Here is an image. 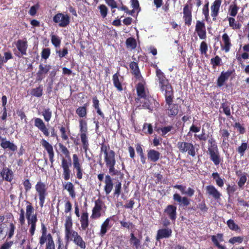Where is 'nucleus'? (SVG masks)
<instances>
[{"label": "nucleus", "instance_id": "nucleus-40", "mask_svg": "<svg viewBox=\"0 0 249 249\" xmlns=\"http://www.w3.org/2000/svg\"><path fill=\"white\" fill-rule=\"evenodd\" d=\"M130 243L136 249H139L141 247V241L138 239L133 233H130Z\"/></svg>", "mask_w": 249, "mask_h": 249}, {"label": "nucleus", "instance_id": "nucleus-27", "mask_svg": "<svg viewBox=\"0 0 249 249\" xmlns=\"http://www.w3.org/2000/svg\"><path fill=\"white\" fill-rule=\"evenodd\" d=\"M223 43L221 44V50L224 51L225 53L230 51L232 44L231 39L227 34L225 33L222 36Z\"/></svg>", "mask_w": 249, "mask_h": 249}, {"label": "nucleus", "instance_id": "nucleus-50", "mask_svg": "<svg viewBox=\"0 0 249 249\" xmlns=\"http://www.w3.org/2000/svg\"><path fill=\"white\" fill-rule=\"evenodd\" d=\"M58 145L61 152L65 156V157L69 159V160H71L70 152L67 147L61 143H59Z\"/></svg>", "mask_w": 249, "mask_h": 249}, {"label": "nucleus", "instance_id": "nucleus-23", "mask_svg": "<svg viewBox=\"0 0 249 249\" xmlns=\"http://www.w3.org/2000/svg\"><path fill=\"white\" fill-rule=\"evenodd\" d=\"M191 7H190L188 4L185 5L183 8V19L185 25L189 26L192 22V12Z\"/></svg>", "mask_w": 249, "mask_h": 249}, {"label": "nucleus", "instance_id": "nucleus-17", "mask_svg": "<svg viewBox=\"0 0 249 249\" xmlns=\"http://www.w3.org/2000/svg\"><path fill=\"white\" fill-rule=\"evenodd\" d=\"M136 91L138 97L135 99L136 103H139L140 99L142 98H145L149 96L148 92H146L144 85L142 83L140 82L136 86Z\"/></svg>", "mask_w": 249, "mask_h": 249}, {"label": "nucleus", "instance_id": "nucleus-15", "mask_svg": "<svg viewBox=\"0 0 249 249\" xmlns=\"http://www.w3.org/2000/svg\"><path fill=\"white\" fill-rule=\"evenodd\" d=\"M34 125L46 137L49 136V129L46 126L43 121L40 118H34Z\"/></svg>", "mask_w": 249, "mask_h": 249}, {"label": "nucleus", "instance_id": "nucleus-42", "mask_svg": "<svg viewBox=\"0 0 249 249\" xmlns=\"http://www.w3.org/2000/svg\"><path fill=\"white\" fill-rule=\"evenodd\" d=\"M249 148V145L247 142H244L236 148V151L240 155V156H244L246 151Z\"/></svg>", "mask_w": 249, "mask_h": 249}, {"label": "nucleus", "instance_id": "nucleus-45", "mask_svg": "<svg viewBox=\"0 0 249 249\" xmlns=\"http://www.w3.org/2000/svg\"><path fill=\"white\" fill-rule=\"evenodd\" d=\"M125 44L127 48H130L132 50H134L137 47L136 40L133 37L128 38L126 40Z\"/></svg>", "mask_w": 249, "mask_h": 249}, {"label": "nucleus", "instance_id": "nucleus-41", "mask_svg": "<svg viewBox=\"0 0 249 249\" xmlns=\"http://www.w3.org/2000/svg\"><path fill=\"white\" fill-rule=\"evenodd\" d=\"M63 187L68 191L70 196L72 198H74L75 197L76 195L74 191V185L71 182H67L66 184L63 186Z\"/></svg>", "mask_w": 249, "mask_h": 249}, {"label": "nucleus", "instance_id": "nucleus-8", "mask_svg": "<svg viewBox=\"0 0 249 249\" xmlns=\"http://www.w3.org/2000/svg\"><path fill=\"white\" fill-rule=\"evenodd\" d=\"M165 101L168 107H167V114L169 117H172L176 116L178 112V106L177 104H172L174 94L165 96Z\"/></svg>", "mask_w": 249, "mask_h": 249}, {"label": "nucleus", "instance_id": "nucleus-16", "mask_svg": "<svg viewBox=\"0 0 249 249\" xmlns=\"http://www.w3.org/2000/svg\"><path fill=\"white\" fill-rule=\"evenodd\" d=\"M41 143L43 148L47 151L49 155V160L52 166L54 161V152L53 147L52 144L45 139L41 140Z\"/></svg>", "mask_w": 249, "mask_h": 249}, {"label": "nucleus", "instance_id": "nucleus-6", "mask_svg": "<svg viewBox=\"0 0 249 249\" xmlns=\"http://www.w3.org/2000/svg\"><path fill=\"white\" fill-rule=\"evenodd\" d=\"M80 136L82 143L83 148L85 153H87L89 149V143L87 136L88 126L87 123L85 120H79Z\"/></svg>", "mask_w": 249, "mask_h": 249}, {"label": "nucleus", "instance_id": "nucleus-3", "mask_svg": "<svg viewBox=\"0 0 249 249\" xmlns=\"http://www.w3.org/2000/svg\"><path fill=\"white\" fill-rule=\"evenodd\" d=\"M26 203L27 204L26 207V217L27 220L28 225L30 226L29 232L31 236H33L34 235L36 229V222L37 221V214L36 213L32 214L34 212V208L32 203L28 201H26Z\"/></svg>", "mask_w": 249, "mask_h": 249}, {"label": "nucleus", "instance_id": "nucleus-37", "mask_svg": "<svg viewBox=\"0 0 249 249\" xmlns=\"http://www.w3.org/2000/svg\"><path fill=\"white\" fill-rule=\"evenodd\" d=\"M92 103L93 107L96 110L97 113L101 116L102 118H105V115L103 112L102 111L100 107V103L98 99L97 96H94L92 98Z\"/></svg>", "mask_w": 249, "mask_h": 249}, {"label": "nucleus", "instance_id": "nucleus-49", "mask_svg": "<svg viewBox=\"0 0 249 249\" xmlns=\"http://www.w3.org/2000/svg\"><path fill=\"white\" fill-rule=\"evenodd\" d=\"M213 178L215 179L217 185L220 187H222L224 185L223 179L220 177L219 174L217 172L212 174Z\"/></svg>", "mask_w": 249, "mask_h": 249}, {"label": "nucleus", "instance_id": "nucleus-48", "mask_svg": "<svg viewBox=\"0 0 249 249\" xmlns=\"http://www.w3.org/2000/svg\"><path fill=\"white\" fill-rule=\"evenodd\" d=\"M222 59L218 55L215 56L214 57L211 59V64L212 65L213 69H215L216 67L219 66L221 65Z\"/></svg>", "mask_w": 249, "mask_h": 249}, {"label": "nucleus", "instance_id": "nucleus-35", "mask_svg": "<svg viewBox=\"0 0 249 249\" xmlns=\"http://www.w3.org/2000/svg\"><path fill=\"white\" fill-rule=\"evenodd\" d=\"M80 221L82 230L85 231L89 225V214L87 212H84L82 213Z\"/></svg>", "mask_w": 249, "mask_h": 249}, {"label": "nucleus", "instance_id": "nucleus-46", "mask_svg": "<svg viewBox=\"0 0 249 249\" xmlns=\"http://www.w3.org/2000/svg\"><path fill=\"white\" fill-rule=\"evenodd\" d=\"M227 225L229 228L234 231H240V228L232 219H229L227 221Z\"/></svg>", "mask_w": 249, "mask_h": 249}, {"label": "nucleus", "instance_id": "nucleus-19", "mask_svg": "<svg viewBox=\"0 0 249 249\" xmlns=\"http://www.w3.org/2000/svg\"><path fill=\"white\" fill-rule=\"evenodd\" d=\"M3 180L11 182L14 179V172L9 168L4 166L0 173Z\"/></svg>", "mask_w": 249, "mask_h": 249}, {"label": "nucleus", "instance_id": "nucleus-33", "mask_svg": "<svg viewBox=\"0 0 249 249\" xmlns=\"http://www.w3.org/2000/svg\"><path fill=\"white\" fill-rule=\"evenodd\" d=\"M221 2V0H215L211 6V16L213 18V20L216 19V17L218 15Z\"/></svg>", "mask_w": 249, "mask_h": 249}, {"label": "nucleus", "instance_id": "nucleus-7", "mask_svg": "<svg viewBox=\"0 0 249 249\" xmlns=\"http://www.w3.org/2000/svg\"><path fill=\"white\" fill-rule=\"evenodd\" d=\"M35 189L39 198V204L41 207L44 206L45 198L48 196V187L41 180L38 181L35 185Z\"/></svg>", "mask_w": 249, "mask_h": 249}, {"label": "nucleus", "instance_id": "nucleus-55", "mask_svg": "<svg viewBox=\"0 0 249 249\" xmlns=\"http://www.w3.org/2000/svg\"><path fill=\"white\" fill-rule=\"evenodd\" d=\"M239 8L237 5V4H234L233 5H231L229 8L230 15L231 17H235L237 14Z\"/></svg>", "mask_w": 249, "mask_h": 249}, {"label": "nucleus", "instance_id": "nucleus-52", "mask_svg": "<svg viewBox=\"0 0 249 249\" xmlns=\"http://www.w3.org/2000/svg\"><path fill=\"white\" fill-rule=\"evenodd\" d=\"M196 32L200 39H202V21H197L196 26Z\"/></svg>", "mask_w": 249, "mask_h": 249}, {"label": "nucleus", "instance_id": "nucleus-38", "mask_svg": "<svg viewBox=\"0 0 249 249\" xmlns=\"http://www.w3.org/2000/svg\"><path fill=\"white\" fill-rule=\"evenodd\" d=\"M120 74L119 72H117L113 75L112 81L114 86L117 89L121 91L123 90V87L121 82H120L119 77Z\"/></svg>", "mask_w": 249, "mask_h": 249}, {"label": "nucleus", "instance_id": "nucleus-13", "mask_svg": "<svg viewBox=\"0 0 249 249\" xmlns=\"http://www.w3.org/2000/svg\"><path fill=\"white\" fill-rule=\"evenodd\" d=\"M103 206H105L104 202L100 198L95 201V205L92 210V214L90 218L93 219H97L102 215L101 211Z\"/></svg>", "mask_w": 249, "mask_h": 249}, {"label": "nucleus", "instance_id": "nucleus-54", "mask_svg": "<svg viewBox=\"0 0 249 249\" xmlns=\"http://www.w3.org/2000/svg\"><path fill=\"white\" fill-rule=\"evenodd\" d=\"M247 174L245 172L243 173L240 177L239 180L237 183L238 186L240 188H242L247 180Z\"/></svg>", "mask_w": 249, "mask_h": 249}, {"label": "nucleus", "instance_id": "nucleus-34", "mask_svg": "<svg viewBox=\"0 0 249 249\" xmlns=\"http://www.w3.org/2000/svg\"><path fill=\"white\" fill-rule=\"evenodd\" d=\"M46 243L45 249H55V244L52 236L49 235L48 238L43 240H39V244L42 246Z\"/></svg>", "mask_w": 249, "mask_h": 249}, {"label": "nucleus", "instance_id": "nucleus-56", "mask_svg": "<svg viewBox=\"0 0 249 249\" xmlns=\"http://www.w3.org/2000/svg\"><path fill=\"white\" fill-rule=\"evenodd\" d=\"M74 171L76 173V177L78 179H81L83 178V174H85L83 167H78L73 168Z\"/></svg>", "mask_w": 249, "mask_h": 249}, {"label": "nucleus", "instance_id": "nucleus-2", "mask_svg": "<svg viewBox=\"0 0 249 249\" xmlns=\"http://www.w3.org/2000/svg\"><path fill=\"white\" fill-rule=\"evenodd\" d=\"M207 154L209 156L210 159L215 166L218 165L222 159L221 158L218 146L215 140L211 137L208 141Z\"/></svg>", "mask_w": 249, "mask_h": 249}, {"label": "nucleus", "instance_id": "nucleus-31", "mask_svg": "<svg viewBox=\"0 0 249 249\" xmlns=\"http://www.w3.org/2000/svg\"><path fill=\"white\" fill-rule=\"evenodd\" d=\"M105 186L104 190L107 195H109L113 188V182L111 177L108 175H106L105 178Z\"/></svg>", "mask_w": 249, "mask_h": 249}, {"label": "nucleus", "instance_id": "nucleus-11", "mask_svg": "<svg viewBox=\"0 0 249 249\" xmlns=\"http://www.w3.org/2000/svg\"><path fill=\"white\" fill-rule=\"evenodd\" d=\"M61 167L63 169L62 176L65 180H68L71 178V171L70 167L71 166V160H68L66 159L63 158L61 160Z\"/></svg>", "mask_w": 249, "mask_h": 249}, {"label": "nucleus", "instance_id": "nucleus-61", "mask_svg": "<svg viewBox=\"0 0 249 249\" xmlns=\"http://www.w3.org/2000/svg\"><path fill=\"white\" fill-rule=\"evenodd\" d=\"M59 128L60 132L61 134V138L62 140L64 141L68 140V135L67 134L66 127L62 125Z\"/></svg>", "mask_w": 249, "mask_h": 249}, {"label": "nucleus", "instance_id": "nucleus-58", "mask_svg": "<svg viewBox=\"0 0 249 249\" xmlns=\"http://www.w3.org/2000/svg\"><path fill=\"white\" fill-rule=\"evenodd\" d=\"M41 231H42V235L41 236L39 237V240H43L47 238H48V236L49 235H50V236H52L51 235V233H48V234H47V228H46V227L45 226V225L44 224H42L41 225Z\"/></svg>", "mask_w": 249, "mask_h": 249}, {"label": "nucleus", "instance_id": "nucleus-14", "mask_svg": "<svg viewBox=\"0 0 249 249\" xmlns=\"http://www.w3.org/2000/svg\"><path fill=\"white\" fill-rule=\"evenodd\" d=\"M173 200L180 207H187L190 204V199L186 196L182 197L179 194L175 193L173 196Z\"/></svg>", "mask_w": 249, "mask_h": 249}, {"label": "nucleus", "instance_id": "nucleus-30", "mask_svg": "<svg viewBox=\"0 0 249 249\" xmlns=\"http://www.w3.org/2000/svg\"><path fill=\"white\" fill-rule=\"evenodd\" d=\"M211 240L213 245L219 249H226V248L221 244L220 242L224 241L223 235L222 233H217L216 235L211 236Z\"/></svg>", "mask_w": 249, "mask_h": 249}, {"label": "nucleus", "instance_id": "nucleus-51", "mask_svg": "<svg viewBox=\"0 0 249 249\" xmlns=\"http://www.w3.org/2000/svg\"><path fill=\"white\" fill-rule=\"evenodd\" d=\"M220 109L222 112L227 116L231 115L230 105L228 103H223L221 104Z\"/></svg>", "mask_w": 249, "mask_h": 249}, {"label": "nucleus", "instance_id": "nucleus-29", "mask_svg": "<svg viewBox=\"0 0 249 249\" xmlns=\"http://www.w3.org/2000/svg\"><path fill=\"white\" fill-rule=\"evenodd\" d=\"M220 136L222 140V145L225 148H228L229 146V138L230 134L227 129H221L219 131Z\"/></svg>", "mask_w": 249, "mask_h": 249}, {"label": "nucleus", "instance_id": "nucleus-53", "mask_svg": "<svg viewBox=\"0 0 249 249\" xmlns=\"http://www.w3.org/2000/svg\"><path fill=\"white\" fill-rule=\"evenodd\" d=\"M98 9L100 10L101 17L103 18H105L108 12L107 7L104 4H101L98 6Z\"/></svg>", "mask_w": 249, "mask_h": 249}, {"label": "nucleus", "instance_id": "nucleus-36", "mask_svg": "<svg viewBox=\"0 0 249 249\" xmlns=\"http://www.w3.org/2000/svg\"><path fill=\"white\" fill-rule=\"evenodd\" d=\"M110 217L107 218L102 224L101 229L99 232V235L103 237L107 232V231L111 227V225H109Z\"/></svg>", "mask_w": 249, "mask_h": 249}, {"label": "nucleus", "instance_id": "nucleus-26", "mask_svg": "<svg viewBox=\"0 0 249 249\" xmlns=\"http://www.w3.org/2000/svg\"><path fill=\"white\" fill-rule=\"evenodd\" d=\"M16 46L21 55H27L28 42L25 40L18 39L16 43Z\"/></svg>", "mask_w": 249, "mask_h": 249}, {"label": "nucleus", "instance_id": "nucleus-20", "mask_svg": "<svg viewBox=\"0 0 249 249\" xmlns=\"http://www.w3.org/2000/svg\"><path fill=\"white\" fill-rule=\"evenodd\" d=\"M172 230L169 228H165L158 230L156 239L157 241H160L161 239L168 238L171 236Z\"/></svg>", "mask_w": 249, "mask_h": 249}, {"label": "nucleus", "instance_id": "nucleus-18", "mask_svg": "<svg viewBox=\"0 0 249 249\" xmlns=\"http://www.w3.org/2000/svg\"><path fill=\"white\" fill-rule=\"evenodd\" d=\"M177 206L174 205H168L164 210V213L168 216L171 220L176 221L177 216Z\"/></svg>", "mask_w": 249, "mask_h": 249}, {"label": "nucleus", "instance_id": "nucleus-64", "mask_svg": "<svg viewBox=\"0 0 249 249\" xmlns=\"http://www.w3.org/2000/svg\"><path fill=\"white\" fill-rule=\"evenodd\" d=\"M23 185L26 192L29 191L32 188V183L29 179H25L23 182Z\"/></svg>", "mask_w": 249, "mask_h": 249}, {"label": "nucleus", "instance_id": "nucleus-63", "mask_svg": "<svg viewBox=\"0 0 249 249\" xmlns=\"http://www.w3.org/2000/svg\"><path fill=\"white\" fill-rule=\"evenodd\" d=\"M50 53L51 51L49 48H44L41 52V57L43 59L46 60L50 56Z\"/></svg>", "mask_w": 249, "mask_h": 249}, {"label": "nucleus", "instance_id": "nucleus-28", "mask_svg": "<svg viewBox=\"0 0 249 249\" xmlns=\"http://www.w3.org/2000/svg\"><path fill=\"white\" fill-rule=\"evenodd\" d=\"M129 67L131 69V72L137 79H141L142 76L139 67L138 62L132 61L129 64Z\"/></svg>", "mask_w": 249, "mask_h": 249}, {"label": "nucleus", "instance_id": "nucleus-12", "mask_svg": "<svg viewBox=\"0 0 249 249\" xmlns=\"http://www.w3.org/2000/svg\"><path fill=\"white\" fill-rule=\"evenodd\" d=\"M51 68L52 66L50 65L40 64L38 66V70L36 74V82H41L44 79Z\"/></svg>", "mask_w": 249, "mask_h": 249}, {"label": "nucleus", "instance_id": "nucleus-59", "mask_svg": "<svg viewBox=\"0 0 249 249\" xmlns=\"http://www.w3.org/2000/svg\"><path fill=\"white\" fill-rule=\"evenodd\" d=\"M122 183L121 182H118L115 185V189L113 193L114 196L118 197L121 193Z\"/></svg>", "mask_w": 249, "mask_h": 249}, {"label": "nucleus", "instance_id": "nucleus-44", "mask_svg": "<svg viewBox=\"0 0 249 249\" xmlns=\"http://www.w3.org/2000/svg\"><path fill=\"white\" fill-rule=\"evenodd\" d=\"M228 21L230 26L233 29L237 30L241 28V24L238 21L235 22V19L233 18H229Z\"/></svg>", "mask_w": 249, "mask_h": 249}, {"label": "nucleus", "instance_id": "nucleus-62", "mask_svg": "<svg viewBox=\"0 0 249 249\" xmlns=\"http://www.w3.org/2000/svg\"><path fill=\"white\" fill-rule=\"evenodd\" d=\"M121 226L127 229L128 230L132 229L134 226L131 222H126L125 221H121L120 222Z\"/></svg>", "mask_w": 249, "mask_h": 249}, {"label": "nucleus", "instance_id": "nucleus-57", "mask_svg": "<svg viewBox=\"0 0 249 249\" xmlns=\"http://www.w3.org/2000/svg\"><path fill=\"white\" fill-rule=\"evenodd\" d=\"M243 240L244 237L243 236H234L229 239V242L232 245L236 243L240 244L243 242Z\"/></svg>", "mask_w": 249, "mask_h": 249}, {"label": "nucleus", "instance_id": "nucleus-5", "mask_svg": "<svg viewBox=\"0 0 249 249\" xmlns=\"http://www.w3.org/2000/svg\"><path fill=\"white\" fill-rule=\"evenodd\" d=\"M104 161L106 167L108 169V172L111 176H113L119 174L120 171L115 168L116 164L115 153L113 150H109L108 154L104 155Z\"/></svg>", "mask_w": 249, "mask_h": 249}, {"label": "nucleus", "instance_id": "nucleus-25", "mask_svg": "<svg viewBox=\"0 0 249 249\" xmlns=\"http://www.w3.org/2000/svg\"><path fill=\"white\" fill-rule=\"evenodd\" d=\"M143 99L139 101L141 103L140 106H142L143 108L148 109L150 112L153 111V107L151 106L152 101H155V100L150 95L146 96L145 98H142Z\"/></svg>", "mask_w": 249, "mask_h": 249}, {"label": "nucleus", "instance_id": "nucleus-43", "mask_svg": "<svg viewBox=\"0 0 249 249\" xmlns=\"http://www.w3.org/2000/svg\"><path fill=\"white\" fill-rule=\"evenodd\" d=\"M41 115L43 116L44 120L46 122H49L52 118V112L49 108H46L42 111Z\"/></svg>", "mask_w": 249, "mask_h": 249}, {"label": "nucleus", "instance_id": "nucleus-9", "mask_svg": "<svg viewBox=\"0 0 249 249\" xmlns=\"http://www.w3.org/2000/svg\"><path fill=\"white\" fill-rule=\"evenodd\" d=\"M177 147L180 153H184L187 152L189 155L195 157L196 155L195 148L192 143L178 142L177 143Z\"/></svg>", "mask_w": 249, "mask_h": 249}, {"label": "nucleus", "instance_id": "nucleus-24", "mask_svg": "<svg viewBox=\"0 0 249 249\" xmlns=\"http://www.w3.org/2000/svg\"><path fill=\"white\" fill-rule=\"evenodd\" d=\"M231 74V71H227L221 72L220 75L217 79V86L220 88L224 86L225 82L228 80Z\"/></svg>", "mask_w": 249, "mask_h": 249}, {"label": "nucleus", "instance_id": "nucleus-1", "mask_svg": "<svg viewBox=\"0 0 249 249\" xmlns=\"http://www.w3.org/2000/svg\"><path fill=\"white\" fill-rule=\"evenodd\" d=\"M72 218L70 214L66 216L64 224L65 244L61 237L58 236L56 240L57 249H68L69 244L71 241H72L81 249H86V242L78 233L72 229Z\"/></svg>", "mask_w": 249, "mask_h": 249}, {"label": "nucleus", "instance_id": "nucleus-22", "mask_svg": "<svg viewBox=\"0 0 249 249\" xmlns=\"http://www.w3.org/2000/svg\"><path fill=\"white\" fill-rule=\"evenodd\" d=\"M1 148L4 150L8 149L13 152L17 150V146L13 142L6 139V138L1 139V143L0 144Z\"/></svg>", "mask_w": 249, "mask_h": 249}, {"label": "nucleus", "instance_id": "nucleus-47", "mask_svg": "<svg viewBox=\"0 0 249 249\" xmlns=\"http://www.w3.org/2000/svg\"><path fill=\"white\" fill-rule=\"evenodd\" d=\"M43 88L42 85H40L38 87L33 89L31 91V94L32 96L40 97L42 95Z\"/></svg>", "mask_w": 249, "mask_h": 249}, {"label": "nucleus", "instance_id": "nucleus-60", "mask_svg": "<svg viewBox=\"0 0 249 249\" xmlns=\"http://www.w3.org/2000/svg\"><path fill=\"white\" fill-rule=\"evenodd\" d=\"M51 41L55 47H59L61 43V40L59 37L54 35L51 36Z\"/></svg>", "mask_w": 249, "mask_h": 249}, {"label": "nucleus", "instance_id": "nucleus-10", "mask_svg": "<svg viewBox=\"0 0 249 249\" xmlns=\"http://www.w3.org/2000/svg\"><path fill=\"white\" fill-rule=\"evenodd\" d=\"M53 21L60 27H65L70 24V18L68 15L59 13L53 17Z\"/></svg>", "mask_w": 249, "mask_h": 249}, {"label": "nucleus", "instance_id": "nucleus-39", "mask_svg": "<svg viewBox=\"0 0 249 249\" xmlns=\"http://www.w3.org/2000/svg\"><path fill=\"white\" fill-rule=\"evenodd\" d=\"M88 105L85 103L82 107H78L76 110V113L80 118H83L87 116V107Z\"/></svg>", "mask_w": 249, "mask_h": 249}, {"label": "nucleus", "instance_id": "nucleus-4", "mask_svg": "<svg viewBox=\"0 0 249 249\" xmlns=\"http://www.w3.org/2000/svg\"><path fill=\"white\" fill-rule=\"evenodd\" d=\"M158 77L159 83V86L161 91H165L164 96L172 95L173 93V89L171 85L170 84L169 80L166 77L164 73L159 70L156 74Z\"/></svg>", "mask_w": 249, "mask_h": 249}, {"label": "nucleus", "instance_id": "nucleus-21", "mask_svg": "<svg viewBox=\"0 0 249 249\" xmlns=\"http://www.w3.org/2000/svg\"><path fill=\"white\" fill-rule=\"evenodd\" d=\"M206 194L209 197H212L215 200L220 199L221 194L213 185H208L206 187Z\"/></svg>", "mask_w": 249, "mask_h": 249}, {"label": "nucleus", "instance_id": "nucleus-32", "mask_svg": "<svg viewBox=\"0 0 249 249\" xmlns=\"http://www.w3.org/2000/svg\"><path fill=\"white\" fill-rule=\"evenodd\" d=\"M148 160L153 162H156L160 159V153L155 149H150L147 151Z\"/></svg>", "mask_w": 249, "mask_h": 249}]
</instances>
